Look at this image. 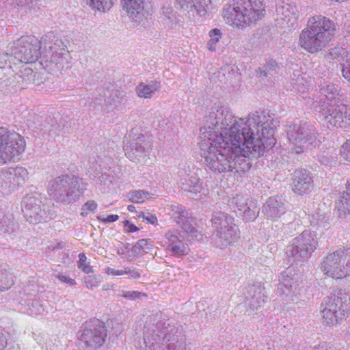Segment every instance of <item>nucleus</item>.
<instances>
[{
    "label": "nucleus",
    "instance_id": "nucleus-5",
    "mask_svg": "<svg viewBox=\"0 0 350 350\" xmlns=\"http://www.w3.org/2000/svg\"><path fill=\"white\" fill-rule=\"evenodd\" d=\"M265 13L261 0H232L224 7L222 16L229 26L243 29L261 20Z\"/></svg>",
    "mask_w": 350,
    "mask_h": 350
},
{
    "label": "nucleus",
    "instance_id": "nucleus-57",
    "mask_svg": "<svg viewBox=\"0 0 350 350\" xmlns=\"http://www.w3.org/2000/svg\"><path fill=\"white\" fill-rule=\"evenodd\" d=\"M97 219L103 222V223H111L117 221L119 219V216L118 215H110L107 217H104L102 215H98Z\"/></svg>",
    "mask_w": 350,
    "mask_h": 350
},
{
    "label": "nucleus",
    "instance_id": "nucleus-41",
    "mask_svg": "<svg viewBox=\"0 0 350 350\" xmlns=\"http://www.w3.org/2000/svg\"><path fill=\"white\" fill-rule=\"evenodd\" d=\"M107 102L110 103V109H118L120 108L122 104L125 103L126 98L120 91L116 90L111 94L110 98H109Z\"/></svg>",
    "mask_w": 350,
    "mask_h": 350
},
{
    "label": "nucleus",
    "instance_id": "nucleus-7",
    "mask_svg": "<svg viewBox=\"0 0 350 350\" xmlns=\"http://www.w3.org/2000/svg\"><path fill=\"white\" fill-rule=\"evenodd\" d=\"M323 318L326 325L336 326L350 315V292L340 289L327 296L322 303Z\"/></svg>",
    "mask_w": 350,
    "mask_h": 350
},
{
    "label": "nucleus",
    "instance_id": "nucleus-6",
    "mask_svg": "<svg viewBox=\"0 0 350 350\" xmlns=\"http://www.w3.org/2000/svg\"><path fill=\"white\" fill-rule=\"evenodd\" d=\"M85 189V185L80 178L64 175L50 181L48 193L56 202L68 204L77 200Z\"/></svg>",
    "mask_w": 350,
    "mask_h": 350
},
{
    "label": "nucleus",
    "instance_id": "nucleus-51",
    "mask_svg": "<svg viewBox=\"0 0 350 350\" xmlns=\"http://www.w3.org/2000/svg\"><path fill=\"white\" fill-rule=\"evenodd\" d=\"M309 84L304 79V78L298 79L296 83L293 85V89L295 91H297L301 94H304L307 92L308 90ZM304 98V95L302 96Z\"/></svg>",
    "mask_w": 350,
    "mask_h": 350
},
{
    "label": "nucleus",
    "instance_id": "nucleus-9",
    "mask_svg": "<svg viewBox=\"0 0 350 350\" xmlns=\"http://www.w3.org/2000/svg\"><path fill=\"white\" fill-rule=\"evenodd\" d=\"M318 234L312 230H305L291 240L286 254L293 262L308 260L319 246Z\"/></svg>",
    "mask_w": 350,
    "mask_h": 350
},
{
    "label": "nucleus",
    "instance_id": "nucleus-20",
    "mask_svg": "<svg viewBox=\"0 0 350 350\" xmlns=\"http://www.w3.org/2000/svg\"><path fill=\"white\" fill-rule=\"evenodd\" d=\"M292 180V189L296 194L304 195L313 189L312 177L305 169L295 170Z\"/></svg>",
    "mask_w": 350,
    "mask_h": 350
},
{
    "label": "nucleus",
    "instance_id": "nucleus-16",
    "mask_svg": "<svg viewBox=\"0 0 350 350\" xmlns=\"http://www.w3.org/2000/svg\"><path fill=\"white\" fill-rule=\"evenodd\" d=\"M42 206V201L36 195H27L23 200L22 206L27 221L35 224L45 220L46 212Z\"/></svg>",
    "mask_w": 350,
    "mask_h": 350
},
{
    "label": "nucleus",
    "instance_id": "nucleus-45",
    "mask_svg": "<svg viewBox=\"0 0 350 350\" xmlns=\"http://www.w3.org/2000/svg\"><path fill=\"white\" fill-rule=\"evenodd\" d=\"M278 68V64L273 61H269L266 65L260 69V75L267 77L269 75H273Z\"/></svg>",
    "mask_w": 350,
    "mask_h": 350
},
{
    "label": "nucleus",
    "instance_id": "nucleus-55",
    "mask_svg": "<svg viewBox=\"0 0 350 350\" xmlns=\"http://www.w3.org/2000/svg\"><path fill=\"white\" fill-rule=\"evenodd\" d=\"M125 275H127V278L131 280H137L141 277V273L137 269L130 267H127L126 273Z\"/></svg>",
    "mask_w": 350,
    "mask_h": 350
},
{
    "label": "nucleus",
    "instance_id": "nucleus-24",
    "mask_svg": "<svg viewBox=\"0 0 350 350\" xmlns=\"http://www.w3.org/2000/svg\"><path fill=\"white\" fill-rule=\"evenodd\" d=\"M122 8L135 23H144L146 20L144 0H121Z\"/></svg>",
    "mask_w": 350,
    "mask_h": 350
},
{
    "label": "nucleus",
    "instance_id": "nucleus-42",
    "mask_svg": "<svg viewBox=\"0 0 350 350\" xmlns=\"http://www.w3.org/2000/svg\"><path fill=\"white\" fill-rule=\"evenodd\" d=\"M249 199L245 198L243 196L237 195L233 197L231 200L232 205L237 208V213H241L244 208H245L250 204Z\"/></svg>",
    "mask_w": 350,
    "mask_h": 350
},
{
    "label": "nucleus",
    "instance_id": "nucleus-10",
    "mask_svg": "<svg viewBox=\"0 0 350 350\" xmlns=\"http://www.w3.org/2000/svg\"><path fill=\"white\" fill-rule=\"evenodd\" d=\"M286 132L291 150L295 153L303 152L310 145L317 144V131L310 122H295L288 126Z\"/></svg>",
    "mask_w": 350,
    "mask_h": 350
},
{
    "label": "nucleus",
    "instance_id": "nucleus-13",
    "mask_svg": "<svg viewBox=\"0 0 350 350\" xmlns=\"http://www.w3.org/2000/svg\"><path fill=\"white\" fill-rule=\"evenodd\" d=\"M319 113L327 122L329 129L339 128L342 130L350 129V107L343 103L327 104L325 107H319Z\"/></svg>",
    "mask_w": 350,
    "mask_h": 350
},
{
    "label": "nucleus",
    "instance_id": "nucleus-63",
    "mask_svg": "<svg viewBox=\"0 0 350 350\" xmlns=\"http://www.w3.org/2000/svg\"><path fill=\"white\" fill-rule=\"evenodd\" d=\"M312 350H338V349L334 347H324L322 345V346L314 347Z\"/></svg>",
    "mask_w": 350,
    "mask_h": 350
},
{
    "label": "nucleus",
    "instance_id": "nucleus-11",
    "mask_svg": "<svg viewBox=\"0 0 350 350\" xmlns=\"http://www.w3.org/2000/svg\"><path fill=\"white\" fill-rule=\"evenodd\" d=\"M25 149V142L20 134L0 127V163L14 161Z\"/></svg>",
    "mask_w": 350,
    "mask_h": 350
},
{
    "label": "nucleus",
    "instance_id": "nucleus-39",
    "mask_svg": "<svg viewBox=\"0 0 350 350\" xmlns=\"http://www.w3.org/2000/svg\"><path fill=\"white\" fill-rule=\"evenodd\" d=\"M150 193L143 190L131 191L128 194L130 201L134 203H143L148 198H151Z\"/></svg>",
    "mask_w": 350,
    "mask_h": 350
},
{
    "label": "nucleus",
    "instance_id": "nucleus-26",
    "mask_svg": "<svg viewBox=\"0 0 350 350\" xmlns=\"http://www.w3.org/2000/svg\"><path fill=\"white\" fill-rule=\"evenodd\" d=\"M215 243L221 249L226 248L236 243L240 237V231L237 226H230V228L215 230Z\"/></svg>",
    "mask_w": 350,
    "mask_h": 350
},
{
    "label": "nucleus",
    "instance_id": "nucleus-4",
    "mask_svg": "<svg viewBox=\"0 0 350 350\" xmlns=\"http://www.w3.org/2000/svg\"><path fill=\"white\" fill-rule=\"evenodd\" d=\"M336 23L322 14L310 16L301 31L298 45L310 53H317L328 46L336 33Z\"/></svg>",
    "mask_w": 350,
    "mask_h": 350
},
{
    "label": "nucleus",
    "instance_id": "nucleus-37",
    "mask_svg": "<svg viewBox=\"0 0 350 350\" xmlns=\"http://www.w3.org/2000/svg\"><path fill=\"white\" fill-rule=\"evenodd\" d=\"M88 4L94 10L105 12L109 10L112 5V0H87Z\"/></svg>",
    "mask_w": 350,
    "mask_h": 350
},
{
    "label": "nucleus",
    "instance_id": "nucleus-47",
    "mask_svg": "<svg viewBox=\"0 0 350 350\" xmlns=\"http://www.w3.org/2000/svg\"><path fill=\"white\" fill-rule=\"evenodd\" d=\"M101 282L102 276L100 275H88L84 278L85 285L89 289L99 286Z\"/></svg>",
    "mask_w": 350,
    "mask_h": 350
},
{
    "label": "nucleus",
    "instance_id": "nucleus-30",
    "mask_svg": "<svg viewBox=\"0 0 350 350\" xmlns=\"http://www.w3.org/2000/svg\"><path fill=\"white\" fill-rule=\"evenodd\" d=\"M12 180V189H15L17 187L23 185L28 178V171L23 167H9L8 174Z\"/></svg>",
    "mask_w": 350,
    "mask_h": 350
},
{
    "label": "nucleus",
    "instance_id": "nucleus-1",
    "mask_svg": "<svg viewBox=\"0 0 350 350\" xmlns=\"http://www.w3.org/2000/svg\"><path fill=\"white\" fill-rule=\"evenodd\" d=\"M274 133L272 122L262 111L251 113L245 120L224 105H215L200 128V155L215 173L243 174L250 169L252 158L275 144Z\"/></svg>",
    "mask_w": 350,
    "mask_h": 350
},
{
    "label": "nucleus",
    "instance_id": "nucleus-33",
    "mask_svg": "<svg viewBox=\"0 0 350 350\" xmlns=\"http://www.w3.org/2000/svg\"><path fill=\"white\" fill-rule=\"evenodd\" d=\"M13 231L14 222L12 215L0 212V233L10 234Z\"/></svg>",
    "mask_w": 350,
    "mask_h": 350
},
{
    "label": "nucleus",
    "instance_id": "nucleus-25",
    "mask_svg": "<svg viewBox=\"0 0 350 350\" xmlns=\"http://www.w3.org/2000/svg\"><path fill=\"white\" fill-rule=\"evenodd\" d=\"M211 2L212 0H176L179 8L193 18L204 16L207 12L206 8Z\"/></svg>",
    "mask_w": 350,
    "mask_h": 350
},
{
    "label": "nucleus",
    "instance_id": "nucleus-53",
    "mask_svg": "<svg viewBox=\"0 0 350 350\" xmlns=\"http://www.w3.org/2000/svg\"><path fill=\"white\" fill-rule=\"evenodd\" d=\"M342 73L344 78L350 82V53L342 64Z\"/></svg>",
    "mask_w": 350,
    "mask_h": 350
},
{
    "label": "nucleus",
    "instance_id": "nucleus-32",
    "mask_svg": "<svg viewBox=\"0 0 350 350\" xmlns=\"http://www.w3.org/2000/svg\"><path fill=\"white\" fill-rule=\"evenodd\" d=\"M159 82L151 81L148 84L141 83L137 86V94L139 97L151 98L152 95L160 89Z\"/></svg>",
    "mask_w": 350,
    "mask_h": 350
},
{
    "label": "nucleus",
    "instance_id": "nucleus-34",
    "mask_svg": "<svg viewBox=\"0 0 350 350\" xmlns=\"http://www.w3.org/2000/svg\"><path fill=\"white\" fill-rule=\"evenodd\" d=\"M152 247V241L150 239H140L132 247L131 252L135 256H140L148 253Z\"/></svg>",
    "mask_w": 350,
    "mask_h": 350
},
{
    "label": "nucleus",
    "instance_id": "nucleus-40",
    "mask_svg": "<svg viewBox=\"0 0 350 350\" xmlns=\"http://www.w3.org/2000/svg\"><path fill=\"white\" fill-rule=\"evenodd\" d=\"M210 40L207 43V48L211 51H216L217 44L221 38L222 33L220 29L215 28L209 31Z\"/></svg>",
    "mask_w": 350,
    "mask_h": 350
},
{
    "label": "nucleus",
    "instance_id": "nucleus-35",
    "mask_svg": "<svg viewBox=\"0 0 350 350\" xmlns=\"http://www.w3.org/2000/svg\"><path fill=\"white\" fill-rule=\"evenodd\" d=\"M259 213V208L252 201H250L249 205L243 210L241 213H237L241 215L246 221L254 220Z\"/></svg>",
    "mask_w": 350,
    "mask_h": 350
},
{
    "label": "nucleus",
    "instance_id": "nucleus-27",
    "mask_svg": "<svg viewBox=\"0 0 350 350\" xmlns=\"http://www.w3.org/2000/svg\"><path fill=\"white\" fill-rule=\"evenodd\" d=\"M180 185L182 189L191 193H200L202 189V183L199 177L194 172L186 174L185 172H179Z\"/></svg>",
    "mask_w": 350,
    "mask_h": 350
},
{
    "label": "nucleus",
    "instance_id": "nucleus-44",
    "mask_svg": "<svg viewBox=\"0 0 350 350\" xmlns=\"http://www.w3.org/2000/svg\"><path fill=\"white\" fill-rule=\"evenodd\" d=\"M8 174V168L0 171V190H13L10 176Z\"/></svg>",
    "mask_w": 350,
    "mask_h": 350
},
{
    "label": "nucleus",
    "instance_id": "nucleus-29",
    "mask_svg": "<svg viewBox=\"0 0 350 350\" xmlns=\"http://www.w3.org/2000/svg\"><path fill=\"white\" fill-rule=\"evenodd\" d=\"M211 221L215 230H221L230 228V226H237L233 217L224 212H216L213 215Z\"/></svg>",
    "mask_w": 350,
    "mask_h": 350
},
{
    "label": "nucleus",
    "instance_id": "nucleus-60",
    "mask_svg": "<svg viewBox=\"0 0 350 350\" xmlns=\"http://www.w3.org/2000/svg\"><path fill=\"white\" fill-rule=\"evenodd\" d=\"M124 228L125 230L129 232H134L138 230V228L129 221H126Z\"/></svg>",
    "mask_w": 350,
    "mask_h": 350
},
{
    "label": "nucleus",
    "instance_id": "nucleus-43",
    "mask_svg": "<svg viewBox=\"0 0 350 350\" xmlns=\"http://www.w3.org/2000/svg\"><path fill=\"white\" fill-rule=\"evenodd\" d=\"M349 55L348 51L343 47H334L329 50L328 56L332 59L338 61L344 60V58H347Z\"/></svg>",
    "mask_w": 350,
    "mask_h": 350
},
{
    "label": "nucleus",
    "instance_id": "nucleus-46",
    "mask_svg": "<svg viewBox=\"0 0 350 350\" xmlns=\"http://www.w3.org/2000/svg\"><path fill=\"white\" fill-rule=\"evenodd\" d=\"M310 221L313 227H323L326 228L328 227L329 224L325 220V217L323 215L316 213L311 215Z\"/></svg>",
    "mask_w": 350,
    "mask_h": 350
},
{
    "label": "nucleus",
    "instance_id": "nucleus-64",
    "mask_svg": "<svg viewBox=\"0 0 350 350\" xmlns=\"http://www.w3.org/2000/svg\"><path fill=\"white\" fill-rule=\"evenodd\" d=\"M126 270H127V267H123L122 269H118L117 270V274H116V276L117 275H125L126 273Z\"/></svg>",
    "mask_w": 350,
    "mask_h": 350
},
{
    "label": "nucleus",
    "instance_id": "nucleus-15",
    "mask_svg": "<svg viewBox=\"0 0 350 350\" xmlns=\"http://www.w3.org/2000/svg\"><path fill=\"white\" fill-rule=\"evenodd\" d=\"M167 214L177 225L187 234L191 239L201 240L202 234L191 223L189 213L185 207L181 204H173L167 206Z\"/></svg>",
    "mask_w": 350,
    "mask_h": 350
},
{
    "label": "nucleus",
    "instance_id": "nucleus-62",
    "mask_svg": "<svg viewBox=\"0 0 350 350\" xmlns=\"http://www.w3.org/2000/svg\"><path fill=\"white\" fill-rule=\"evenodd\" d=\"M6 339L3 334H0V350H3L6 346Z\"/></svg>",
    "mask_w": 350,
    "mask_h": 350
},
{
    "label": "nucleus",
    "instance_id": "nucleus-23",
    "mask_svg": "<svg viewBox=\"0 0 350 350\" xmlns=\"http://www.w3.org/2000/svg\"><path fill=\"white\" fill-rule=\"evenodd\" d=\"M167 250L174 256H181L188 254L189 247L183 242L179 232L175 230H169L165 234Z\"/></svg>",
    "mask_w": 350,
    "mask_h": 350
},
{
    "label": "nucleus",
    "instance_id": "nucleus-54",
    "mask_svg": "<svg viewBox=\"0 0 350 350\" xmlns=\"http://www.w3.org/2000/svg\"><path fill=\"white\" fill-rule=\"evenodd\" d=\"M340 152L343 158L350 161V139L342 145Z\"/></svg>",
    "mask_w": 350,
    "mask_h": 350
},
{
    "label": "nucleus",
    "instance_id": "nucleus-56",
    "mask_svg": "<svg viewBox=\"0 0 350 350\" xmlns=\"http://www.w3.org/2000/svg\"><path fill=\"white\" fill-rule=\"evenodd\" d=\"M55 277L62 282L68 284L70 286H73L76 284L74 279H72L70 277L62 273L56 274Z\"/></svg>",
    "mask_w": 350,
    "mask_h": 350
},
{
    "label": "nucleus",
    "instance_id": "nucleus-28",
    "mask_svg": "<svg viewBox=\"0 0 350 350\" xmlns=\"http://www.w3.org/2000/svg\"><path fill=\"white\" fill-rule=\"evenodd\" d=\"M336 208L340 218H346L350 214V180L347 181L346 190L336 202Z\"/></svg>",
    "mask_w": 350,
    "mask_h": 350
},
{
    "label": "nucleus",
    "instance_id": "nucleus-3",
    "mask_svg": "<svg viewBox=\"0 0 350 350\" xmlns=\"http://www.w3.org/2000/svg\"><path fill=\"white\" fill-rule=\"evenodd\" d=\"M145 350H185V338L170 320L148 317L142 329Z\"/></svg>",
    "mask_w": 350,
    "mask_h": 350
},
{
    "label": "nucleus",
    "instance_id": "nucleus-14",
    "mask_svg": "<svg viewBox=\"0 0 350 350\" xmlns=\"http://www.w3.org/2000/svg\"><path fill=\"white\" fill-rule=\"evenodd\" d=\"M278 293L288 300L294 301L303 287L302 275L293 267H288L280 276Z\"/></svg>",
    "mask_w": 350,
    "mask_h": 350
},
{
    "label": "nucleus",
    "instance_id": "nucleus-48",
    "mask_svg": "<svg viewBox=\"0 0 350 350\" xmlns=\"http://www.w3.org/2000/svg\"><path fill=\"white\" fill-rule=\"evenodd\" d=\"M162 15L166 19L167 23H172L175 18V12L170 3L166 2L162 6Z\"/></svg>",
    "mask_w": 350,
    "mask_h": 350
},
{
    "label": "nucleus",
    "instance_id": "nucleus-31",
    "mask_svg": "<svg viewBox=\"0 0 350 350\" xmlns=\"http://www.w3.org/2000/svg\"><path fill=\"white\" fill-rule=\"evenodd\" d=\"M46 300H40L38 298L29 299L25 306V312L31 316L43 314L46 310Z\"/></svg>",
    "mask_w": 350,
    "mask_h": 350
},
{
    "label": "nucleus",
    "instance_id": "nucleus-36",
    "mask_svg": "<svg viewBox=\"0 0 350 350\" xmlns=\"http://www.w3.org/2000/svg\"><path fill=\"white\" fill-rule=\"evenodd\" d=\"M14 284V275L5 269H0V291L10 288Z\"/></svg>",
    "mask_w": 350,
    "mask_h": 350
},
{
    "label": "nucleus",
    "instance_id": "nucleus-21",
    "mask_svg": "<svg viewBox=\"0 0 350 350\" xmlns=\"http://www.w3.org/2000/svg\"><path fill=\"white\" fill-rule=\"evenodd\" d=\"M264 290L265 288L260 284H253L248 287L245 300L248 312L258 310L264 305L266 298Z\"/></svg>",
    "mask_w": 350,
    "mask_h": 350
},
{
    "label": "nucleus",
    "instance_id": "nucleus-12",
    "mask_svg": "<svg viewBox=\"0 0 350 350\" xmlns=\"http://www.w3.org/2000/svg\"><path fill=\"white\" fill-rule=\"evenodd\" d=\"M107 337V329L98 319L87 323L79 336L78 347L81 350H96Z\"/></svg>",
    "mask_w": 350,
    "mask_h": 350
},
{
    "label": "nucleus",
    "instance_id": "nucleus-18",
    "mask_svg": "<svg viewBox=\"0 0 350 350\" xmlns=\"http://www.w3.org/2000/svg\"><path fill=\"white\" fill-rule=\"evenodd\" d=\"M150 144L144 135H139L124 146L125 154L133 162L143 161L149 153Z\"/></svg>",
    "mask_w": 350,
    "mask_h": 350
},
{
    "label": "nucleus",
    "instance_id": "nucleus-61",
    "mask_svg": "<svg viewBox=\"0 0 350 350\" xmlns=\"http://www.w3.org/2000/svg\"><path fill=\"white\" fill-rule=\"evenodd\" d=\"M117 270L118 269H116L114 268L109 267L104 269V271L105 273H107V275H112V276H116Z\"/></svg>",
    "mask_w": 350,
    "mask_h": 350
},
{
    "label": "nucleus",
    "instance_id": "nucleus-22",
    "mask_svg": "<svg viewBox=\"0 0 350 350\" xmlns=\"http://www.w3.org/2000/svg\"><path fill=\"white\" fill-rule=\"evenodd\" d=\"M286 211V202L282 196L270 197L262 206L263 214L269 219L275 220Z\"/></svg>",
    "mask_w": 350,
    "mask_h": 350
},
{
    "label": "nucleus",
    "instance_id": "nucleus-50",
    "mask_svg": "<svg viewBox=\"0 0 350 350\" xmlns=\"http://www.w3.org/2000/svg\"><path fill=\"white\" fill-rule=\"evenodd\" d=\"M86 256L83 253L79 254L78 267L81 269L84 273H90L93 272L92 267L86 262Z\"/></svg>",
    "mask_w": 350,
    "mask_h": 350
},
{
    "label": "nucleus",
    "instance_id": "nucleus-49",
    "mask_svg": "<svg viewBox=\"0 0 350 350\" xmlns=\"http://www.w3.org/2000/svg\"><path fill=\"white\" fill-rule=\"evenodd\" d=\"M120 296L129 300H136L146 297L147 294L137 291H122Z\"/></svg>",
    "mask_w": 350,
    "mask_h": 350
},
{
    "label": "nucleus",
    "instance_id": "nucleus-38",
    "mask_svg": "<svg viewBox=\"0 0 350 350\" xmlns=\"http://www.w3.org/2000/svg\"><path fill=\"white\" fill-rule=\"evenodd\" d=\"M21 77L23 81L27 84L33 83L38 84L39 74L37 72H34L31 68L25 67L21 71Z\"/></svg>",
    "mask_w": 350,
    "mask_h": 350
},
{
    "label": "nucleus",
    "instance_id": "nucleus-19",
    "mask_svg": "<svg viewBox=\"0 0 350 350\" xmlns=\"http://www.w3.org/2000/svg\"><path fill=\"white\" fill-rule=\"evenodd\" d=\"M341 89L338 84L324 81L321 83L319 88L320 98L319 105L314 107L317 111L319 112V107H325L327 104L338 103V100L342 96L340 94Z\"/></svg>",
    "mask_w": 350,
    "mask_h": 350
},
{
    "label": "nucleus",
    "instance_id": "nucleus-2",
    "mask_svg": "<svg viewBox=\"0 0 350 350\" xmlns=\"http://www.w3.org/2000/svg\"><path fill=\"white\" fill-rule=\"evenodd\" d=\"M53 33L42 37L40 41L34 36H22L14 44L12 54L24 64L35 62L40 57V64L48 72L59 75L70 68V54L62 40L49 42Z\"/></svg>",
    "mask_w": 350,
    "mask_h": 350
},
{
    "label": "nucleus",
    "instance_id": "nucleus-52",
    "mask_svg": "<svg viewBox=\"0 0 350 350\" xmlns=\"http://www.w3.org/2000/svg\"><path fill=\"white\" fill-rule=\"evenodd\" d=\"M98 207V204L94 200L87 201L81 208V215L83 217L87 216L89 213H94Z\"/></svg>",
    "mask_w": 350,
    "mask_h": 350
},
{
    "label": "nucleus",
    "instance_id": "nucleus-59",
    "mask_svg": "<svg viewBox=\"0 0 350 350\" xmlns=\"http://www.w3.org/2000/svg\"><path fill=\"white\" fill-rule=\"evenodd\" d=\"M144 220L146 221L148 223L151 224H154L157 222V218L154 215L147 213L146 215L144 214L143 215Z\"/></svg>",
    "mask_w": 350,
    "mask_h": 350
},
{
    "label": "nucleus",
    "instance_id": "nucleus-58",
    "mask_svg": "<svg viewBox=\"0 0 350 350\" xmlns=\"http://www.w3.org/2000/svg\"><path fill=\"white\" fill-rule=\"evenodd\" d=\"M98 180L100 181V184H103L104 185H106L109 183H111L112 182V180L109 174H107L106 172L101 174V176L98 178Z\"/></svg>",
    "mask_w": 350,
    "mask_h": 350
},
{
    "label": "nucleus",
    "instance_id": "nucleus-17",
    "mask_svg": "<svg viewBox=\"0 0 350 350\" xmlns=\"http://www.w3.org/2000/svg\"><path fill=\"white\" fill-rule=\"evenodd\" d=\"M275 12V21L278 27L289 30L295 28L299 16L295 4L282 2L277 5Z\"/></svg>",
    "mask_w": 350,
    "mask_h": 350
},
{
    "label": "nucleus",
    "instance_id": "nucleus-8",
    "mask_svg": "<svg viewBox=\"0 0 350 350\" xmlns=\"http://www.w3.org/2000/svg\"><path fill=\"white\" fill-rule=\"evenodd\" d=\"M320 269L326 278L342 279L350 275V245H340L323 257Z\"/></svg>",
    "mask_w": 350,
    "mask_h": 350
}]
</instances>
